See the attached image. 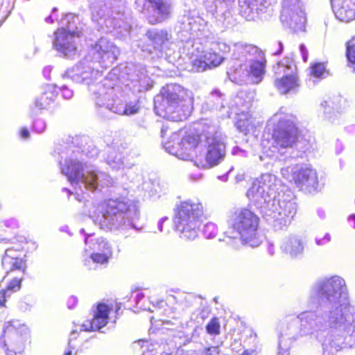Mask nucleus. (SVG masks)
Returning a JSON list of instances; mask_svg holds the SVG:
<instances>
[{
    "label": "nucleus",
    "mask_w": 355,
    "mask_h": 355,
    "mask_svg": "<svg viewBox=\"0 0 355 355\" xmlns=\"http://www.w3.org/2000/svg\"><path fill=\"white\" fill-rule=\"evenodd\" d=\"M178 40L182 44L181 52L189 60L188 70L202 72L218 67L225 58L216 51L225 53L232 51L231 66L227 72L230 80L237 84L249 80L258 84L265 74L264 53L257 46L243 42L234 44L231 48L225 42L208 38L205 24L200 17H184Z\"/></svg>",
    "instance_id": "obj_1"
},
{
    "label": "nucleus",
    "mask_w": 355,
    "mask_h": 355,
    "mask_svg": "<svg viewBox=\"0 0 355 355\" xmlns=\"http://www.w3.org/2000/svg\"><path fill=\"white\" fill-rule=\"evenodd\" d=\"M324 309V318L329 328V343L336 351L355 345L354 307L349 303L345 280L337 275L316 285Z\"/></svg>",
    "instance_id": "obj_2"
},
{
    "label": "nucleus",
    "mask_w": 355,
    "mask_h": 355,
    "mask_svg": "<svg viewBox=\"0 0 355 355\" xmlns=\"http://www.w3.org/2000/svg\"><path fill=\"white\" fill-rule=\"evenodd\" d=\"M280 187L276 175L265 173L253 181L246 193L276 231L286 230L297 213V204L290 195L278 191Z\"/></svg>",
    "instance_id": "obj_3"
},
{
    "label": "nucleus",
    "mask_w": 355,
    "mask_h": 355,
    "mask_svg": "<svg viewBox=\"0 0 355 355\" xmlns=\"http://www.w3.org/2000/svg\"><path fill=\"white\" fill-rule=\"evenodd\" d=\"M57 150L61 158L65 155H69L64 164L62 165L61 162L60 164L62 173L73 187L74 196L78 201L84 200V196L78 191L83 192L85 189L94 192L114 184V180L106 173L98 170L94 165L83 162L82 157L78 159V156L82 154L79 148L67 146L64 150L59 148Z\"/></svg>",
    "instance_id": "obj_4"
},
{
    "label": "nucleus",
    "mask_w": 355,
    "mask_h": 355,
    "mask_svg": "<svg viewBox=\"0 0 355 355\" xmlns=\"http://www.w3.org/2000/svg\"><path fill=\"white\" fill-rule=\"evenodd\" d=\"M139 218L138 206L126 198H111L105 201V209L92 218L101 229L106 231L140 230L137 225Z\"/></svg>",
    "instance_id": "obj_5"
},
{
    "label": "nucleus",
    "mask_w": 355,
    "mask_h": 355,
    "mask_svg": "<svg viewBox=\"0 0 355 355\" xmlns=\"http://www.w3.org/2000/svg\"><path fill=\"white\" fill-rule=\"evenodd\" d=\"M193 94L180 85L170 84L162 87L160 94L154 98L156 114L173 121H181L190 115Z\"/></svg>",
    "instance_id": "obj_6"
},
{
    "label": "nucleus",
    "mask_w": 355,
    "mask_h": 355,
    "mask_svg": "<svg viewBox=\"0 0 355 355\" xmlns=\"http://www.w3.org/2000/svg\"><path fill=\"white\" fill-rule=\"evenodd\" d=\"M259 216L247 208L231 211L227 219L225 234L230 239H239L243 245L257 248L263 242V236L259 232Z\"/></svg>",
    "instance_id": "obj_7"
},
{
    "label": "nucleus",
    "mask_w": 355,
    "mask_h": 355,
    "mask_svg": "<svg viewBox=\"0 0 355 355\" xmlns=\"http://www.w3.org/2000/svg\"><path fill=\"white\" fill-rule=\"evenodd\" d=\"M121 83L132 94L137 95L153 87V80L148 76L146 67L140 63L129 62L112 69L105 78L104 87H111Z\"/></svg>",
    "instance_id": "obj_8"
},
{
    "label": "nucleus",
    "mask_w": 355,
    "mask_h": 355,
    "mask_svg": "<svg viewBox=\"0 0 355 355\" xmlns=\"http://www.w3.org/2000/svg\"><path fill=\"white\" fill-rule=\"evenodd\" d=\"M203 206L197 199H187L176 205L173 218L175 230L186 240H194L198 235Z\"/></svg>",
    "instance_id": "obj_9"
},
{
    "label": "nucleus",
    "mask_w": 355,
    "mask_h": 355,
    "mask_svg": "<svg viewBox=\"0 0 355 355\" xmlns=\"http://www.w3.org/2000/svg\"><path fill=\"white\" fill-rule=\"evenodd\" d=\"M202 146L206 148L204 155H196L194 165L209 168L221 163L226 155L225 137L215 125H209L201 133Z\"/></svg>",
    "instance_id": "obj_10"
},
{
    "label": "nucleus",
    "mask_w": 355,
    "mask_h": 355,
    "mask_svg": "<svg viewBox=\"0 0 355 355\" xmlns=\"http://www.w3.org/2000/svg\"><path fill=\"white\" fill-rule=\"evenodd\" d=\"M275 124L272 137V153H283V150L292 148L297 139L298 131L295 123V116L284 111L283 108L271 119Z\"/></svg>",
    "instance_id": "obj_11"
},
{
    "label": "nucleus",
    "mask_w": 355,
    "mask_h": 355,
    "mask_svg": "<svg viewBox=\"0 0 355 355\" xmlns=\"http://www.w3.org/2000/svg\"><path fill=\"white\" fill-rule=\"evenodd\" d=\"M99 90L103 89V93H100L96 89H92L95 94H98L96 99V106L98 107L100 114H105V112H112L123 115H133L139 110V101L137 100L134 102L124 103L121 98L120 86L116 85L111 87H104L103 85H97Z\"/></svg>",
    "instance_id": "obj_12"
},
{
    "label": "nucleus",
    "mask_w": 355,
    "mask_h": 355,
    "mask_svg": "<svg viewBox=\"0 0 355 355\" xmlns=\"http://www.w3.org/2000/svg\"><path fill=\"white\" fill-rule=\"evenodd\" d=\"M311 331V312L306 311L295 318H287L281 327L277 355H288L291 340L306 336Z\"/></svg>",
    "instance_id": "obj_13"
},
{
    "label": "nucleus",
    "mask_w": 355,
    "mask_h": 355,
    "mask_svg": "<svg viewBox=\"0 0 355 355\" xmlns=\"http://www.w3.org/2000/svg\"><path fill=\"white\" fill-rule=\"evenodd\" d=\"M3 347L6 355H20L30 335L28 327L19 320L6 322L3 327Z\"/></svg>",
    "instance_id": "obj_14"
},
{
    "label": "nucleus",
    "mask_w": 355,
    "mask_h": 355,
    "mask_svg": "<svg viewBox=\"0 0 355 355\" xmlns=\"http://www.w3.org/2000/svg\"><path fill=\"white\" fill-rule=\"evenodd\" d=\"M92 19L98 30L105 33H111L114 30H119L122 33L124 30L129 33L130 26L125 23L122 17L123 15L121 12H115L105 4L98 3L92 6Z\"/></svg>",
    "instance_id": "obj_15"
},
{
    "label": "nucleus",
    "mask_w": 355,
    "mask_h": 355,
    "mask_svg": "<svg viewBox=\"0 0 355 355\" xmlns=\"http://www.w3.org/2000/svg\"><path fill=\"white\" fill-rule=\"evenodd\" d=\"M201 140V134L185 132L180 139L179 134L173 133L171 139L164 144V147L168 153L180 159L193 162V153L199 146H202Z\"/></svg>",
    "instance_id": "obj_16"
},
{
    "label": "nucleus",
    "mask_w": 355,
    "mask_h": 355,
    "mask_svg": "<svg viewBox=\"0 0 355 355\" xmlns=\"http://www.w3.org/2000/svg\"><path fill=\"white\" fill-rule=\"evenodd\" d=\"M75 18L72 14L65 15L61 23L63 26L66 25V28H58L55 32L53 41L54 48L67 58H73L77 53L76 40L79 35L71 24Z\"/></svg>",
    "instance_id": "obj_17"
},
{
    "label": "nucleus",
    "mask_w": 355,
    "mask_h": 355,
    "mask_svg": "<svg viewBox=\"0 0 355 355\" xmlns=\"http://www.w3.org/2000/svg\"><path fill=\"white\" fill-rule=\"evenodd\" d=\"M80 232L85 235V253L87 257L84 259L85 265H87L91 261L93 263L104 264L107 263L112 256V247L110 243L103 237H96L94 234L87 233L84 229Z\"/></svg>",
    "instance_id": "obj_18"
},
{
    "label": "nucleus",
    "mask_w": 355,
    "mask_h": 355,
    "mask_svg": "<svg viewBox=\"0 0 355 355\" xmlns=\"http://www.w3.org/2000/svg\"><path fill=\"white\" fill-rule=\"evenodd\" d=\"M89 60V56L87 57L84 61H80L73 67L68 69L62 75V78H70L73 82L77 83H83L89 86V90L93 94L94 101L96 102V96L92 89H96L100 93H103V89L99 90L98 85H104L105 79L96 84L94 81L101 76L98 70H94V66H91L87 62Z\"/></svg>",
    "instance_id": "obj_19"
},
{
    "label": "nucleus",
    "mask_w": 355,
    "mask_h": 355,
    "mask_svg": "<svg viewBox=\"0 0 355 355\" xmlns=\"http://www.w3.org/2000/svg\"><path fill=\"white\" fill-rule=\"evenodd\" d=\"M280 20L295 32L304 31L306 22L304 3L301 0H283Z\"/></svg>",
    "instance_id": "obj_20"
},
{
    "label": "nucleus",
    "mask_w": 355,
    "mask_h": 355,
    "mask_svg": "<svg viewBox=\"0 0 355 355\" xmlns=\"http://www.w3.org/2000/svg\"><path fill=\"white\" fill-rule=\"evenodd\" d=\"M275 73L277 76L283 74L281 78H277L275 87L282 94L295 93L299 87L298 78L295 75L296 66L292 59L284 58L274 67Z\"/></svg>",
    "instance_id": "obj_21"
},
{
    "label": "nucleus",
    "mask_w": 355,
    "mask_h": 355,
    "mask_svg": "<svg viewBox=\"0 0 355 355\" xmlns=\"http://www.w3.org/2000/svg\"><path fill=\"white\" fill-rule=\"evenodd\" d=\"M92 55V60L98 62L101 67L107 68L112 65L117 59L119 53L118 47L110 40L105 37L100 38L94 45H92L89 50Z\"/></svg>",
    "instance_id": "obj_22"
},
{
    "label": "nucleus",
    "mask_w": 355,
    "mask_h": 355,
    "mask_svg": "<svg viewBox=\"0 0 355 355\" xmlns=\"http://www.w3.org/2000/svg\"><path fill=\"white\" fill-rule=\"evenodd\" d=\"M146 36L151 42V46L146 47L144 45L139 44V46L142 51L150 53L152 49H153L168 54V51L173 50V46H176L172 40L171 34L164 29L152 28L146 32Z\"/></svg>",
    "instance_id": "obj_23"
},
{
    "label": "nucleus",
    "mask_w": 355,
    "mask_h": 355,
    "mask_svg": "<svg viewBox=\"0 0 355 355\" xmlns=\"http://www.w3.org/2000/svg\"><path fill=\"white\" fill-rule=\"evenodd\" d=\"M241 15L248 21L255 20L267 11L266 0H239Z\"/></svg>",
    "instance_id": "obj_24"
},
{
    "label": "nucleus",
    "mask_w": 355,
    "mask_h": 355,
    "mask_svg": "<svg viewBox=\"0 0 355 355\" xmlns=\"http://www.w3.org/2000/svg\"><path fill=\"white\" fill-rule=\"evenodd\" d=\"M110 310L111 308L108 305L103 303L98 304L94 318L92 320H86L83 322L80 326V331H99L107 324Z\"/></svg>",
    "instance_id": "obj_25"
},
{
    "label": "nucleus",
    "mask_w": 355,
    "mask_h": 355,
    "mask_svg": "<svg viewBox=\"0 0 355 355\" xmlns=\"http://www.w3.org/2000/svg\"><path fill=\"white\" fill-rule=\"evenodd\" d=\"M2 266L6 273V275L3 278V282L10 272L15 271H23L25 266V262L21 256V252L19 250H15L12 248H8L2 258Z\"/></svg>",
    "instance_id": "obj_26"
},
{
    "label": "nucleus",
    "mask_w": 355,
    "mask_h": 355,
    "mask_svg": "<svg viewBox=\"0 0 355 355\" xmlns=\"http://www.w3.org/2000/svg\"><path fill=\"white\" fill-rule=\"evenodd\" d=\"M305 241L302 236L290 235L286 237L281 245L282 250L291 258H300L303 255Z\"/></svg>",
    "instance_id": "obj_27"
},
{
    "label": "nucleus",
    "mask_w": 355,
    "mask_h": 355,
    "mask_svg": "<svg viewBox=\"0 0 355 355\" xmlns=\"http://www.w3.org/2000/svg\"><path fill=\"white\" fill-rule=\"evenodd\" d=\"M332 7L337 19L349 22L355 19V4L351 0H331Z\"/></svg>",
    "instance_id": "obj_28"
},
{
    "label": "nucleus",
    "mask_w": 355,
    "mask_h": 355,
    "mask_svg": "<svg viewBox=\"0 0 355 355\" xmlns=\"http://www.w3.org/2000/svg\"><path fill=\"white\" fill-rule=\"evenodd\" d=\"M204 3L209 12L217 14L226 19L231 16V10L235 6V0H205Z\"/></svg>",
    "instance_id": "obj_29"
},
{
    "label": "nucleus",
    "mask_w": 355,
    "mask_h": 355,
    "mask_svg": "<svg viewBox=\"0 0 355 355\" xmlns=\"http://www.w3.org/2000/svg\"><path fill=\"white\" fill-rule=\"evenodd\" d=\"M55 85H46L42 89L41 94L37 96L34 103V110L46 109L55 98L58 92Z\"/></svg>",
    "instance_id": "obj_30"
},
{
    "label": "nucleus",
    "mask_w": 355,
    "mask_h": 355,
    "mask_svg": "<svg viewBox=\"0 0 355 355\" xmlns=\"http://www.w3.org/2000/svg\"><path fill=\"white\" fill-rule=\"evenodd\" d=\"M251 105V100L248 97L246 92H239L230 103V112H227V116L230 117L232 114H239L249 112Z\"/></svg>",
    "instance_id": "obj_31"
},
{
    "label": "nucleus",
    "mask_w": 355,
    "mask_h": 355,
    "mask_svg": "<svg viewBox=\"0 0 355 355\" xmlns=\"http://www.w3.org/2000/svg\"><path fill=\"white\" fill-rule=\"evenodd\" d=\"M236 116V127L245 135H247L252 130L255 125L253 123L252 119L249 112L235 114Z\"/></svg>",
    "instance_id": "obj_32"
},
{
    "label": "nucleus",
    "mask_w": 355,
    "mask_h": 355,
    "mask_svg": "<svg viewBox=\"0 0 355 355\" xmlns=\"http://www.w3.org/2000/svg\"><path fill=\"white\" fill-rule=\"evenodd\" d=\"M309 171L300 172L297 171V166H287L282 168L281 173L282 176L288 182H293L295 184H300L303 182L300 178V175H307Z\"/></svg>",
    "instance_id": "obj_33"
},
{
    "label": "nucleus",
    "mask_w": 355,
    "mask_h": 355,
    "mask_svg": "<svg viewBox=\"0 0 355 355\" xmlns=\"http://www.w3.org/2000/svg\"><path fill=\"white\" fill-rule=\"evenodd\" d=\"M137 344H141V348L145 347L142 355H167L164 351L165 346L158 343H149L147 340H139Z\"/></svg>",
    "instance_id": "obj_34"
},
{
    "label": "nucleus",
    "mask_w": 355,
    "mask_h": 355,
    "mask_svg": "<svg viewBox=\"0 0 355 355\" xmlns=\"http://www.w3.org/2000/svg\"><path fill=\"white\" fill-rule=\"evenodd\" d=\"M21 278L17 277L8 282L6 288H3L0 291V306H4L6 298L9 297L12 292L19 290L21 287Z\"/></svg>",
    "instance_id": "obj_35"
},
{
    "label": "nucleus",
    "mask_w": 355,
    "mask_h": 355,
    "mask_svg": "<svg viewBox=\"0 0 355 355\" xmlns=\"http://www.w3.org/2000/svg\"><path fill=\"white\" fill-rule=\"evenodd\" d=\"M107 164L116 170H119L124 166L121 155L114 151L109 152L107 157Z\"/></svg>",
    "instance_id": "obj_36"
},
{
    "label": "nucleus",
    "mask_w": 355,
    "mask_h": 355,
    "mask_svg": "<svg viewBox=\"0 0 355 355\" xmlns=\"http://www.w3.org/2000/svg\"><path fill=\"white\" fill-rule=\"evenodd\" d=\"M207 104L212 110H220L223 108V99L221 93L218 90L214 91L210 95Z\"/></svg>",
    "instance_id": "obj_37"
},
{
    "label": "nucleus",
    "mask_w": 355,
    "mask_h": 355,
    "mask_svg": "<svg viewBox=\"0 0 355 355\" xmlns=\"http://www.w3.org/2000/svg\"><path fill=\"white\" fill-rule=\"evenodd\" d=\"M19 227V223L15 218H9L3 220L0 222V232L1 231H12Z\"/></svg>",
    "instance_id": "obj_38"
},
{
    "label": "nucleus",
    "mask_w": 355,
    "mask_h": 355,
    "mask_svg": "<svg viewBox=\"0 0 355 355\" xmlns=\"http://www.w3.org/2000/svg\"><path fill=\"white\" fill-rule=\"evenodd\" d=\"M329 74L324 63L318 62L312 65V76L317 78H324Z\"/></svg>",
    "instance_id": "obj_39"
},
{
    "label": "nucleus",
    "mask_w": 355,
    "mask_h": 355,
    "mask_svg": "<svg viewBox=\"0 0 355 355\" xmlns=\"http://www.w3.org/2000/svg\"><path fill=\"white\" fill-rule=\"evenodd\" d=\"M206 331L211 336H217L220 332V324L218 318H213L207 324Z\"/></svg>",
    "instance_id": "obj_40"
},
{
    "label": "nucleus",
    "mask_w": 355,
    "mask_h": 355,
    "mask_svg": "<svg viewBox=\"0 0 355 355\" xmlns=\"http://www.w3.org/2000/svg\"><path fill=\"white\" fill-rule=\"evenodd\" d=\"M297 171L300 172H304L309 171L307 175L304 176L302 175H300V178L302 179V181L303 182L302 184H295L297 187H298L300 190H308L309 188V178L311 175V168L309 167H300L297 166Z\"/></svg>",
    "instance_id": "obj_41"
},
{
    "label": "nucleus",
    "mask_w": 355,
    "mask_h": 355,
    "mask_svg": "<svg viewBox=\"0 0 355 355\" xmlns=\"http://www.w3.org/2000/svg\"><path fill=\"white\" fill-rule=\"evenodd\" d=\"M203 234L207 239H213L218 234V228L214 223H207L204 226Z\"/></svg>",
    "instance_id": "obj_42"
},
{
    "label": "nucleus",
    "mask_w": 355,
    "mask_h": 355,
    "mask_svg": "<svg viewBox=\"0 0 355 355\" xmlns=\"http://www.w3.org/2000/svg\"><path fill=\"white\" fill-rule=\"evenodd\" d=\"M347 58L350 63L355 64V39L349 41L347 44Z\"/></svg>",
    "instance_id": "obj_43"
},
{
    "label": "nucleus",
    "mask_w": 355,
    "mask_h": 355,
    "mask_svg": "<svg viewBox=\"0 0 355 355\" xmlns=\"http://www.w3.org/2000/svg\"><path fill=\"white\" fill-rule=\"evenodd\" d=\"M33 130L38 132V133H42L43 132L45 129H46V123L44 120L42 119H36L34 122H33Z\"/></svg>",
    "instance_id": "obj_44"
},
{
    "label": "nucleus",
    "mask_w": 355,
    "mask_h": 355,
    "mask_svg": "<svg viewBox=\"0 0 355 355\" xmlns=\"http://www.w3.org/2000/svg\"><path fill=\"white\" fill-rule=\"evenodd\" d=\"M62 96L67 100L71 99L73 96V91L69 89L66 85H62L60 87Z\"/></svg>",
    "instance_id": "obj_45"
},
{
    "label": "nucleus",
    "mask_w": 355,
    "mask_h": 355,
    "mask_svg": "<svg viewBox=\"0 0 355 355\" xmlns=\"http://www.w3.org/2000/svg\"><path fill=\"white\" fill-rule=\"evenodd\" d=\"M202 355H220V350L218 347L211 346L206 347L202 352Z\"/></svg>",
    "instance_id": "obj_46"
},
{
    "label": "nucleus",
    "mask_w": 355,
    "mask_h": 355,
    "mask_svg": "<svg viewBox=\"0 0 355 355\" xmlns=\"http://www.w3.org/2000/svg\"><path fill=\"white\" fill-rule=\"evenodd\" d=\"M299 50L303 61L306 62L309 58V51L307 48L304 44H302L299 46Z\"/></svg>",
    "instance_id": "obj_47"
},
{
    "label": "nucleus",
    "mask_w": 355,
    "mask_h": 355,
    "mask_svg": "<svg viewBox=\"0 0 355 355\" xmlns=\"http://www.w3.org/2000/svg\"><path fill=\"white\" fill-rule=\"evenodd\" d=\"M232 153L234 155H239L243 157H246L248 156V152L240 148L239 146L234 147L232 150Z\"/></svg>",
    "instance_id": "obj_48"
},
{
    "label": "nucleus",
    "mask_w": 355,
    "mask_h": 355,
    "mask_svg": "<svg viewBox=\"0 0 355 355\" xmlns=\"http://www.w3.org/2000/svg\"><path fill=\"white\" fill-rule=\"evenodd\" d=\"M186 297L187 295H185L184 294H180L178 296L171 295L168 297V301L169 302H172L173 301L178 302L179 301L181 302L182 300L183 299H186Z\"/></svg>",
    "instance_id": "obj_49"
},
{
    "label": "nucleus",
    "mask_w": 355,
    "mask_h": 355,
    "mask_svg": "<svg viewBox=\"0 0 355 355\" xmlns=\"http://www.w3.org/2000/svg\"><path fill=\"white\" fill-rule=\"evenodd\" d=\"M78 302V299L75 296H71L67 300V306L69 309H73Z\"/></svg>",
    "instance_id": "obj_50"
},
{
    "label": "nucleus",
    "mask_w": 355,
    "mask_h": 355,
    "mask_svg": "<svg viewBox=\"0 0 355 355\" xmlns=\"http://www.w3.org/2000/svg\"><path fill=\"white\" fill-rule=\"evenodd\" d=\"M315 182H314L313 183H312V189H313L315 191H320L322 187H323V185H324V183L322 182H319L318 180V178L317 177L315 178Z\"/></svg>",
    "instance_id": "obj_51"
},
{
    "label": "nucleus",
    "mask_w": 355,
    "mask_h": 355,
    "mask_svg": "<svg viewBox=\"0 0 355 355\" xmlns=\"http://www.w3.org/2000/svg\"><path fill=\"white\" fill-rule=\"evenodd\" d=\"M135 302L138 304L139 302L144 297V294L142 292H135L132 294Z\"/></svg>",
    "instance_id": "obj_52"
},
{
    "label": "nucleus",
    "mask_w": 355,
    "mask_h": 355,
    "mask_svg": "<svg viewBox=\"0 0 355 355\" xmlns=\"http://www.w3.org/2000/svg\"><path fill=\"white\" fill-rule=\"evenodd\" d=\"M51 71H52V67H51V66L45 67L42 71L44 77L46 79L49 80Z\"/></svg>",
    "instance_id": "obj_53"
},
{
    "label": "nucleus",
    "mask_w": 355,
    "mask_h": 355,
    "mask_svg": "<svg viewBox=\"0 0 355 355\" xmlns=\"http://www.w3.org/2000/svg\"><path fill=\"white\" fill-rule=\"evenodd\" d=\"M20 136L22 139H26L30 137L29 131L26 128H22L20 131Z\"/></svg>",
    "instance_id": "obj_54"
},
{
    "label": "nucleus",
    "mask_w": 355,
    "mask_h": 355,
    "mask_svg": "<svg viewBox=\"0 0 355 355\" xmlns=\"http://www.w3.org/2000/svg\"><path fill=\"white\" fill-rule=\"evenodd\" d=\"M168 220V218L166 216H164V217L162 218L161 219H159V220L157 223V227H158L159 232H163V224L165 221H166Z\"/></svg>",
    "instance_id": "obj_55"
},
{
    "label": "nucleus",
    "mask_w": 355,
    "mask_h": 355,
    "mask_svg": "<svg viewBox=\"0 0 355 355\" xmlns=\"http://www.w3.org/2000/svg\"><path fill=\"white\" fill-rule=\"evenodd\" d=\"M267 252L271 256L275 254V246H274V245L272 243H270L268 244Z\"/></svg>",
    "instance_id": "obj_56"
},
{
    "label": "nucleus",
    "mask_w": 355,
    "mask_h": 355,
    "mask_svg": "<svg viewBox=\"0 0 355 355\" xmlns=\"http://www.w3.org/2000/svg\"><path fill=\"white\" fill-rule=\"evenodd\" d=\"M329 241H330V236L329 235H327L322 241L316 240V243L318 245H321V244H325L327 242H329Z\"/></svg>",
    "instance_id": "obj_57"
},
{
    "label": "nucleus",
    "mask_w": 355,
    "mask_h": 355,
    "mask_svg": "<svg viewBox=\"0 0 355 355\" xmlns=\"http://www.w3.org/2000/svg\"><path fill=\"white\" fill-rule=\"evenodd\" d=\"M278 50L275 52H274V55H279L282 53L284 49V45L281 42H278Z\"/></svg>",
    "instance_id": "obj_58"
},
{
    "label": "nucleus",
    "mask_w": 355,
    "mask_h": 355,
    "mask_svg": "<svg viewBox=\"0 0 355 355\" xmlns=\"http://www.w3.org/2000/svg\"><path fill=\"white\" fill-rule=\"evenodd\" d=\"M165 302L163 300H159L156 302V304H153V306L155 309H161L163 307Z\"/></svg>",
    "instance_id": "obj_59"
},
{
    "label": "nucleus",
    "mask_w": 355,
    "mask_h": 355,
    "mask_svg": "<svg viewBox=\"0 0 355 355\" xmlns=\"http://www.w3.org/2000/svg\"><path fill=\"white\" fill-rule=\"evenodd\" d=\"M45 21L46 23L52 24L53 23V19L51 16H49L46 17Z\"/></svg>",
    "instance_id": "obj_60"
},
{
    "label": "nucleus",
    "mask_w": 355,
    "mask_h": 355,
    "mask_svg": "<svg viewBox=\"0 0 355 355\" xmlns=\"http://www.w3.org/2000/svg\"><path fill=\"white\" fill-rule=\"evenodd\" d=\"M269 141H266V139H263L262 141V146L264 148H266L268 146V144H269Z\"/></svg>",
    "instance_id": "obj_61"
},
{
    "label": "nucleus",
    "mask_w": 355,
    "mask_h": 355,
    "mask_svg": "<svg viewBox=\"0 0 355 355\" xmlns=\"http://www.w3.org/2000/svg\"><path fill=\"white\" fill-rule=\"evenodd\" d=\"M191 178L195 180H198L201 178V174H198V175H195V177L191 175Z\"/></svg>",
    "instance_id": "obj_62"
},
{
    "label": "nucleus",
    "mask_w": 355,
    "mask_h": 355,
    "mask_svg": "<svg viewBox=\"0 0 355 355\" xmlns=\"http://www.w3.org/2000/svg\"><path fill=\"white\" fill-rule=\"evenodd\" d=\"M63 191H66L68 193L69 195L73 194V193L69 189H68L64 188Z\"/></svg>",
    "instance_id": "obj_63"
},
{
    "label": "nucleus",
    "mask_w": 355,
    "mask_h": 355,
    "mask_svg": "<svg viewBox=\"0 0 355 355\" xmlns=\"http://www.w3.org/2000/svg\"><path fill=\"white\" fill-rule=\"evenodd\" d=\"M64 355H72V352L71 350H69L64 353Z\"/></svg>",
    "instance_id": "obj_64"
}]
</instances>
